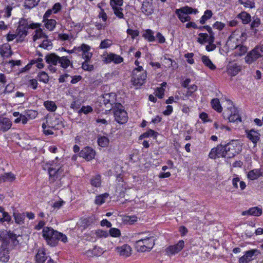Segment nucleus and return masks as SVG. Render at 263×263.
I'll return each instance as SVG.
<instances>
[{
  "label": "nucleus",
  "mask_w": 263,
  "mask_h": 263,
  "mask_svg": "<svg viewBox=\"0 0 263 263\" xmlns=\"http://www.w3.org/2000/svg\"><path fill=\"white\" fill-rule=\"evenodd\" d=\"M227 102L228 107L223 113V118L228 119L230 122H241V117L233 102L229 100H227Z\"/></svg>",
  "instance_id": "nucleus-1"
},
{
  "label": "nucleus",
  "mask_w": 263,
  "mask_h": 263,
  "mask_svg": "<svg viewBox=\"0 0 263 263\" xmlns=\"http://www.w3.org/2000/svg\"><path fill=\"white\" fill-rule=\"evenodd\" d=\"M18 236L10 231L6 230L0 231V240L2 242V247H6L10 242L13 246H17L19 241L17 240Z\"/></svg>",
  "instance_id": "nucleus-2"
},
{
  "label": "nucleus",
  "mask_w": 263,
  "mask_h": 263,
  "mask_svg": "<svg viewBox=\"0 0 263 263\" xmlns=\"http://www.w3.org/2000/svg\"><path fill=\"white\" fill-rule=\"evenodd\" d=\"M147 74L146 71L142 66H138L133 71L132 83L137 88L141 86L146 79Z\"/></svg>",
  "instance_id": "nucleus-3"
},
{
  "label": "nucleus",
  "mask_w": 263,
  "mask_h": 263,
  "mask_svg": "<svg viewBox=\"0 0 263 263\" xmlns=\"http://www.w3.org/2000/svg\"><path fill=\"white\" fill-rule=\"evenodd\" d=\"M155 245L154 237H146L136 242V248L138 252H144L151 251Z\"/></svg>",
  "instance_id": "nucleus-4"
},
{
  "label": "nucleus",
  "mask_w": 263,
  "mask_h": 263,
  "mask_svg": "<svg viewBox=\"0 0 263 263\" xmlns=\"http://www.w3.org/2000/svg\"><path fill=\"white\" fill-rule=\"evenodd\" d=\"M49 174V181L50 183H53L55 180L60 179L61 176L63 175V170L60 165H57L53 162L49 164L47 167Z\"/></svg>",
  "instance_id": "nucleus-5"
},
{
  "label": "nucleus",
  "mask_w": 263,
  "mask_h": 263,
  "mask_svg": "<svg viewBox=\"0 0 263 263\" xmlns=\"http://www.w3.org/2000/svg\"><path fill=\"white\" fill-rule=\"evenodd\" d=\"M115 120L120 124H123L127 121V112L124 107L120 104L117 103L112 107Z\"/></svg>",
  "instance_id": "nucleus-6"
},
{
  "label": "nucleus",
  "mask_w": 263,
  "mask_h": 263,
  "mask_svg": "<svg viewBox=\"0 0 263 263\" xmlns=\"http://www.w3.org/2000/svg\"><path fill=\"white\" fill-rule=\"evenodd\" d=\"M198 10L197 9H193L187 6L177 9L175 10V13L182 23L189 22L191 20V18L189 14L192 13L196 14Z\"/></svg>",
  "instance_id": "nucleus-7"
},
{
  "label": "nucleus",
  "mask_w": 263,
  "mask_h": 263,
  "mask_svg": "<svg viewBox=\"0 0 263 263\" xmlns=\"http://www.w3.org/2000/svg\"><path fill=\"white\" fill-rule=\"evenodd\" d=\"M262 56H263V45L257 46L249 52L245 58V61L247 64H251Z\"/></svg>",
  "instance_id": "nucleus-8"
},
{
  "label": "nucleus",
  "mask_w": 263,
  "mask_h": 263,
  "mask_svg": "<svg viewBox=\"0 0 263 263\" xmlns=\"http://www.w3.org/2000/svg\"><path fill=\"white\" fill-rule=\"evenodd\" d=\"M227 158H232L241 151V146L237 140H232L224 145Z\"/></svg>",
  "instance_id": "nucleus-9"
},
{
  "label": "nucleus",
  "mask_w": 263,
  "mask_h": 263,
  "mask_svg": "<svg viewBox=\"0 0 263 263\" xmlns=\"http://www.w3.org/2000/svg\"><path fill=\"white\" fill-rule=\"evenodd\" d=\"M209 156L210 158L213 159L220 157L227 158L224 145L220 144L217 145V147L212 148L209 153Z\"/></svg>",
  "instance_id": "nucleus-10"
},
{
  "label": "nucleus",
  "mask_w": 263,
  "mask_h": 263,
  "mask_svg": "<svg viewBox=\"0 0 263 263\" xmlns=\"http://www.w3.org/2000/svg\"><path fill=\"white\" fill-rule=\"evenodd\" d=\"M260 254V252L257 249H252L247 251L245 254L239 258V263H249L254 259L253 256Z\"/></svg>",
  "instance_id": "nucleus-11"
},
{
  "label": "nucleus",
  "mask_w": 263,
  "mask_h": 263,
  "mask_svg": "<svg viewBox=\"0 0 263 263\" xmlns=\"http://www.w3.org/2000/svg\"><path fill=\"white\" fill-rule=\"evenodd\" d=\"M184 247V242L183 240H179L177 243L172 245L166 248L165 251L168 255H175L180 252Z\"/></svg>",
  "instance_id": "nucleus-12"
},
{
  "label": "nucleus",
  "mask_w": 263,
  "mask_h": 263,
  "mask_svg": "<svg viewBox=\"0 0 263 263\" xmlns=\"http://www.w3.org/2000/svg\"><path fill=\"white\" fill-rule=\"evenodd\" d=\"M79 155L81 157L85 159L87 161H89L95 158L96 152L91 147H85L81 150Z\"/></svg>",
  "instance_id": "nucleus-13"
},
{
  "label": "nucleus",
  "mask_w": 263,
  "mask_h": 263,
  "mask_svg": "<svg viewBox=\"0 0 263 263\" xmlns=\"http://www.w3.org/2000/svg\"><path fill=\"white\" fill-rule=\"evenodd\" d=\"M67 238L65 235L58 232L57 231H54L52 233V237L51 241H49V245L51 246H54L57 243V241L61 240L64 242L67 241Z\"/></svg>",
  "instance_id": "nucleus-14"
},
{
  "label": "nucleus",
  "mask_w": 263,
  "mask_h": 263,
  "mask_svg": "<svg viewBox=\"0 0 263 263\" xmlns=\"http://www.w3.org/2000/svg\"><path fill=\"white\" fill-rule=\"evenodd\" d=\"M36 261L38 263H53L50 257L46 256L43 249H39L35 256Z\"/></svg>",
  "instance_id": "nucleus-15"
},
{
  "label": "nucleus",
  "mask_w": 263,
  "mask_h": 263,
  "mask_svg": "<svg viewBox=\"0 0 263 263\" xmlns=\"http://www.w3.org/2000/svg\"><path fill=\"white\" fill-rule=\"evenodd\" d=\"M18 26L25 27L28 29H35L40 28L41 24L39 23H34L28 18H21L18 22Z\"/></svg>",
  "instance_id": "nucleus-16"
},
{
  "label": "nucleus",
  "mask_w": 263,
  "mask_h": 263,
  "mask_svg": "<svg viewBox=\"0 0 263 263\" xmlns=\"http://www.w3.org/2000/svg\"><path fill=\"white\" fill-rule=\"evenodd\" d=\"M246 133L247 137L253 142L254 146H256L257 143L260 140V134L254 129L246 130Z\"/></svg>",
  "instance_id": "nucleus-17"
},
{
  "label": "nucleus",
  "mask_w": 263,
  "mask_h": 263,
  "mask_svg": "<svg viewBox=\"0 0 263 263\" xmlns=\"http://www.w3.org/2000/svg\"><path fill=\"white\" fill-rule=\"evenodd\" d=\"M123 59L120 55L115 53H110L107 54L103 58V61L106 63H109L111 62L116 64H119L123 62Z\"/></svg>",
  "instance_id": "nucleus-18"
},
{
  "label": "nucleus",
  "mask_w": 263,
  "mask_h": 263,
  "mask_svg": "<svg viewBox=\"0 0 263 263\" xmlns=\"http://www.w3.org/2000/svg\"><path fill=\"white\" fill-rule=\"evenodd\" d=\"M116 251L120 256L127 257L131 254L132 248L128 245H124L116 248Z\"/></svg>",
  "instance_id": "nucleus-19"
},
{
  "label": "nucleus",
  "mask_w": 263,
  "mask_h": 263,
  "mask_svg": "<svg viewBox=\"0 0 263 263\" xmlns=\"http://www.w3.org/2000/svg\"><path fill=\"white\" fill-rule=\"evenodd\" d=\"M46 62L50 64L49 68L51 70H53V72L55 71L54 68H52L51 65H57L59 60V57L56 55L55 53H50L47 55L45 57Z\"/></svg>",
  "instance_id": "nucleus-20"
},
{
  "label": "nucleus",
  "mask_w": 263,
  "mask_h": 263,
  "mask_svg": "<svg viewBox=\"0 0 263 263\" xmlns=\"http://www.w3.org/2000/svg\"><path fill=\"white\" fill-rule=\"evenodd\" d=\"M263 175L262 170L261 168L254 169L248 172L247 178L250 180H255Z\"/></svg>",
  "instance_id": "nucleus-21"
},
{
  "label": "nucleus",
  "mask_w": 263,
  "mask_h": 263,
  "mask_svg": "<svg viewBox=\"0 0 263 263\" xmlns=\"http://www.w3.org/2000/svg\"><path fill=\"white\" fill-rule=\"evenodd\" d=\"M262 214V210L257 207H252L250 209H249L248 210L243 211L242 213V215H252L254 216H259Z\"/></svg>",
  "instance_id": "nucleus-22"
},
{
  "label": "nucleus",
  "mask_w": 263,
  "mask_h": 263,
  "mask_svg": "<svg viewBox=\"0 0 263 263\" xmlns=\"http://www.w3.org/2000/svg\"><path fill=\"white\" fill-rule=\"evenodd\" d=\"M12 124L9 119L0 117V130L6 132L11 127Z\"/></svg>",
  "instance_id": "nucleus-23"
},
{
  "label": "nucleus",
  "mask_w": 263,
  "mask_h": 263,
  "mask_svg": "<svg viewBox=\"0 0 263 263\" xmlns=\"http://www.w3.org/2000/svg\"><path fill=\"white\" fill-rule=\"evenodd\" d=\"M15 179V175L12 172L5 173L2 175H0V183L4 182H12Z\"/></svg>",
  "instance_id": "nucleus-24"
},
{
  "label": "nucleus",
  "mask_w": 263,
  "mask_h": 263,
  "mask_svg": "<svg viewBox=\"0 0 263 263\" xmlns=\"http://www.w3.org/2000/svg\"><path fill=\"white\" fill-rule=\"evenodd\" d=\"M3 248L0 250V261L7 262L10 259L9 251L5 247Z\"/></svg>",
  "instance_id": "nucleus-25"
},
{
  "label": "nucleus",
  "mask_w": 263,
  "mask_h": 263,
  "mask_svg": "<svg viewBox=\"0 0 263 263\" xmlns=\"http://www.w3.org/2000/svg\"><path fill=\"white\" fill-rule=\"evenodd\" d=\"M54 231L52 228L50 227H45L43 230V236L48 244L49 241H51Z\"/></svg>",
  "instance_id": "nucleus-26"
},
{
  "label": "nucleus",
  "mask_w": 263,
  "mask_h": 263,
  "mask_svg": "<svg viewBox=\"0 0 263 263\" xmlns=\"http://www.w3.org/2000/svg\"><path fill=\"white\" fill-rule=\"evenodd\" d=\"M47 123L49 127L58 129L63 126L62 122L59 119L54 118L47 121Z\"/></svg>",
  "instance_id": "nucleus-27"
},
{
  "label": "nucleus",
  "mask_w": 263,
  "mask_h": 263,
  "mask_svg": "<svg viewBox=\"0 0 263 263\" xmlns=\"http://www.w3.org/2000/svg\"><path fill=\"white\" fill-rule=\"evenodd\" d=\"M90 47L85 44H83L82 50V58L84 60H91L92 53L90 52Z\"/></svg>",
  "instance_id": "nucleus-28"
},
{
  "label": "nucleus",
  "mask_w": 263,
  "mask_h": 263,
  "mask_svg": "<svg viewBox=\"0 0 263 263\" xmlns=\"http://www.w3.org/2000/svg\"><path fill=\"white\" fill-rule=\"evenodd\" d=\"M28 29L25 27L18 26L16 29L17 35L21 41H23L28 34Z\"/></svg>",
  "instance_id": "nucleus-29"
},
{
  "label": "nucleus",
  "mask_w": 263,
  "mask_h": 263,
  "mask_svg": "<svg viewBox=\"0 0 263 263\" xmlns=\"http://www.w3.org/2000/svg\"><path fill=\"white\" fill-rule=\"evenodd\" d=\"M13 216L16 223L22 224L24 223L25 215L24 213H20L17 212H14Z\"/></svg>",
  "instance_id": "nucleus-30"
},
{
  "label": "nucleus",
  "mask_w": 263,
  "mask_h": 263,
  "mask_svg": "<svg viewBox=\"0 0 263 263\" xmlns=\"http://www.w3.org/2000/svg\"><path fill=\"white\" fill-rule=\"evenodd\" d=\"M238 17L241 20L243 24H247L251 21L250 14L246 12H241L238 14Z\"/></svg>",
  "instance_id": "nucleus-31"
},
{
  "label": "nucleus",
  "mask_w": 263,
  "mask_h": 263,
  "mask_svg": "<svg viewBox=\"0 0 263 263\" xmlns=\"http://www.w3.org/2000/svg\"><path fill=\"white\" fill-rule=\"evenodd\" d=\"M154 34V33L152 30L147 29L144 32L143 37L148 42H154L155 40Z\"/></svg>",
  "instance_id": "nucleus-32"
},
{
  "label": "nucleus",
  "mask_w": 263,
  "mask_h": 263,
  "mask_svg": "<svg viewBox=\"0 0 263 263\" xmlns=\"http://www.w3.org/2000/svg\"><path fill=\"white\" fill-rule=\"evenodd\" d=\"M60 64V66L63 68H67L70 64V61L67 56L59 57L58 62Z\"/></svg>",
  "instance_id": "nucleus-33"
},
{
  "label": "nucleus",
  "mask_w": 263,
  "mask_h": 263,
  "mask_svg": "<svg viewBox=\"0 0 263 263\" xmlns=\"http://www.w3.org/2000/svg\"><path fill=\"white\" fill-rule=\"evenodd\" d=\"M36 29H37L35 31V34L33 36V41H36L37 40L40 39H47V36L43 33L41 29L39 28Z\"/></svg>",
  "instance_id": "nucleus-34"
},
{
  "label": "nucleus",
  "mask_w": 263,
  "mask_h": 263,
  "mask_svg": "<svg viewBox=\"0 0 263 263\" xmlns=\"http://www.w3.org/2000/svg\"><path fill=\"white\" fill-rule=\"evenodd\" d=\"M44 106L50 111L53 112L56 110L57 106L53 101H46L44 102Z\"/></svg>",
  "instance_id": "nucleus-35"
},
{
  "label": "nucleus",
  "mask_w": 263,
  "mask_h": 263,
  "mask_svg": "<svg viewBox=\"0 0 263 263\" xmlns=\"http://www.w3.org/2000/svg\"><path fill=\"white\" fill-rule=\"evenodd\" d=\"M211 104L212 107L217 111L220 112L222 111V107L220 104L218 99H213L211 100Z\"/></svg>",
  "instance_id": "nucleus-36"
},
{
  "label": "nucleus",
  "mask_w": 263,
  "mask_h": 263,
  "mask_svg": "<svg viewBox=\"0 0 263 263\" xmlns=\"http://www.w3.org/2000/svg\"><path fill=\"white\" fill-rule=\"evenodd\" d=\"M235 54L237 56L241 57L244 55L247 51L248 48L246 46L239 45L236 46Z\"/></svg>",
  "instance_id": "nucleus-37"
},
{
  "label": "nucleus",
  "mask_w": 263,
  "mask_h": 263,
  "mask_svg": "<svg viewBox=\"0 0 263 263\" xmlns=\"http://www.w3.org/2000/svg\"><path fill=\"white\" fill-rule=\"evenodd\" d=\"M109 140L108 138L105 136H100L98 137V143L99 146L105 147H107L109 144Z\"/></svg>",
  "instance_id": "nucleus-38"
},
{
  "label": "nucleus",
  "mask_w": 263,
  "mask_h": 263,
  "mask_svg": "<svg viewBox=\"0 0 263 263\" xmlns=\"http://www.w3.org/2000/svg\"><path fill=\"white\" fill-rule=\"evenodd\" d=\"M202 61L204 64L211 70L216 69L215 66L213 64L211 60L206 56L203 55L202 57Z\"/></svg>",
  "instance_id": "nucleus-39"
},
{
  "label": "nucleus",
  "mask_w": 263,
  "mask_h": 263,
  "mask_svg": "<svg viewBox=\"0 0 263 263\" xmlns=\"http://www.w3.org/2000/svg\"><path fill=\"white\" fill-rule=\"evenodd\" d=\"M213 15V13L210 10H206L205 11L203 15L201 17L200 20V23L201 24H204L206 21L209 20Z\"/></svg>",
  "instance_id": "nucleus-40"
},
{
  "label": "nucleus",
  "mask_w": 263,
  "mask_h": 263,
  "mask_svg": "<svg viewBox=\"0 0 263 263\" xmlns=\"http://www.w3.org/2000/svg\"><path fill=\"white\" fill-rule=\"evenodd\" d=\"M240 67L236 64H234L230 66L228 69L229 72L232 76H236L240 71Z\"/></svg>",
  "instance_id": "nucleus-41"
},
{
  "label": "nucleus",
  "mask_w": 263,
  "mask_h": 263,
  "mask_svg": "<svg viewBox=\"0 0 263 263\" xmlns=\"http://www.w3.org/2000/svg\"><path fill=\"white\" fill-rule=\"evenodd\" d=\"M215 41V37L213 35L212 36H209V44L206 46V50L208 51H212L215 49L216 46L214 44Z\"/></svg>",
  "instance_id": "nucleus-42"
},
{
  "label": "nucleus",
  "mask_w": 263,
  "mask_h": 263,
  "mask_svg": "<svg viewBox=\"0 0 263 263\" xmlns=\"http://www.w3.org/2000/svg\"><path fill=\"white\" fill-rule=\"evenodd\" d=\"M44 22L45 23V27L50 31H52L54 29L57 23L55 20L53 19H47L44 21Z\"/></svg>",
  "instance_id": "nucleus-43"
},
{
  "label": "nucleus",
  "mask_w": 263,
  "mask_h": 263,
  "mask_svg": "<svg viewBox=\"0 0 263 263\" xmlns=\"http://www.w3.org/2000/svg\"><path fill=\"white\" fill-rule=\"evenodd\" d=\"M10 47L8 45H4L0 47V54L3 57H8L10 55Z\"/></svg>",
  "instance_id": "nucleus-44"
},
{
  "label": "nucleus",
  "mask_w": 263,
  "mask_h": 263,
  "mask_svg": "<svg viewBox=\"0 0 263 263\" xmlns=\"http://www.w3.org/2000/svg\"><path fill=\"white\" fill-rule=\"evenodd\" d=\"M91 60H85V61L82 63V68L85 71H91L93 70V66L90 64Z\"/></svg>",
  "instance_id": "nucleus-45"
},
{
  "label": "nucleus",
  "mask_w": 263,
  "mask_h": 263,
  "mask_svg": "<svg viewBox=\"0 0 263 263\" xmlns=\"http://www.w3.org/2000/svg\"><path fill=\"white\" fill-rule=\"evenodd\" d=\"M251 21V29L256 31V28L258 27L261 24L260 20L257 16H253Z\"/></svg>",
  "instance_id": "nucleus-46"
},
{
  "label": "nucleus",
  "mask_w": 263,
  "mask_h": 263,
  "mask_svg": "<svg viewBox=\"0 0 263 263\" xmlns=\"http://www.w3.org/2000/svg\"><path fill=\"white\" fill-rule=\"evenodd\" d=\"M40 0H25L24 7L27 9H31L36 6Z\"/></svg>",
  "instance_id": "nucleus-47"
},
{
  "label": "nucleus",
  "mask_w": 263,
  "mask_h": 263,
  "mask_svg": "<svg viewBox=\"0 0 263 263\" xmlns=\"http://www.w3.org/2000/svg\"><path fill=\"white\" fill-rule=\"evenodd\" d=\"M38 78L40 82H43L44 83H48L49 80L48 74L44 71L39 73Z\"/></svg>",
  "instance_id": "nucleus-48"
},
{
  "label": "nucleus",
  "mask_w": 263,
  "mask_h": 263,
  "mask_svg": "<svg viewBox=\"0 0 263 263\" xmlns=\"http://www.w3.org/2000/svg\"><path fill=\"white\" fill-rule=\"evenodd\" d=\"M123 221L129 224H133L137 220L136 216H125L123 218Z\"/></svg>",
  "instance_id": "nucleus-49"
},
{
  "label": "nucleus",
  "mask_w": 263,
  "mask_h": 263,
  "mask_svg": "<svg viewBox=\"0 0 263 263\" xmlns=\"http://www.w3.org/2000/svg\"><path fill=\"white\" fill-rule=\"evenodd\" d=\"M142 10L151 13L152 11V2L149 1L144 2L142 6Z\"/></svg>",
  "instance_id": "nucleus-50"
},
{
  "label": "nucleus",
  "mask_w": 263,
  "mask_h": 263,
  "mask_svg": "<svg viewBox=\"0 0 263 263\" xmlns=\"http://www.w3.org/2000/svg\"><path fill=\"white\" fill-rule=\"evenodd\" d=\"M199 37L198 38L197 41L202 44L204 43H209V36L206 33H200L199 34Z\"/></svg>",
  "instance_id": "nucleus-51"
},
{
  "label": "nucleus",
  "mask_w": 263,
  "mask_h": 263,
  "mask_svg": "<svg viewBox=\"0 0 263 263\" xmlns=\"http://www.w3.org/2000/svg\"><path fill=\"white\" fill-rule=\"evenodd\" d=\"M112 9L114 11V14L117 17L120 19L124 18V14L122 12L123 9L122 8L120 7H113Z\"/></svg>",
  "instance_id": "nucleus-52"
},
{
  "label": "nucleus",
  "mask_w": 263,
  "mask_h": 263,
  "mask_svg": "<svg viewBox=\"0 0 263 263\" xmlns=\"http://www.w3.org/2000/svg\"><path fill=\"white\" fill-rule=\"evenodd\" d=\"M108 196V194H104L96 197L95 203L97 204H102L105 202V199Z\"/></svg>",
  "instance_id": "nucleus-53"
},
{
  "label": "nucleus",
  "mask_w": 263,
  "mask_h": 263,
  "mask_svg": "<svg viewBox=\"0 0 263 263\" xmlns=\"http://www.w3.org/2000/svg\"><path fill=\"white\" fill-rule=\"evenodd\" d=\"M90 252L94 256H100L102 254L103 251L100 247L95 246L91 251H88L87 253L89 254Z\"/></svg>",
  "instance_id": "nucleus-54"
},
{
  "label": "nucleus",
  "mask_w": 263,
  "mask_h": 263,
  "mask_svg": "<svg viewBox=\"0 0 263 263\" xmlns=\"http://www.w3.org/2000/svg\"><path fill=\"white\" fill-rule=\"evenodd\" d=\"M112 44V42L111 40L108 39L104 40L103 41H102L100 46L99 48L101 49H105L109 47Z\"/></svg>",
  "instance_id": "nucleus-55"
},
{
  "label": "nucleus",
  "mask_w": 263,
  "mask_h": 263,
  "mask_svg": "<svg viewBox=\"0 0 263 263\" xmlns=\"http://www.w3.org/2000/svg\"><path fill=\"white\" fill-rule=\"evenodd\" d=\"M37 112L34 110H28L26 111V115H25L27 119H33L36 117L37 116Z\"/></svg>",
  "instance_id": "nucleus-56"
},
{
  "label": "nucleus",
  "mask_w": 263,
  "mask_h": 263,
  "mask_svg": "<svg viewBox=\"0 0 263 263\" xmlns=\"http://www.w3.org/2000/svg\"><path fill=\"white\" fill-rule=\"evenodd\" d=\"M157 136V133L154 130L149 129L146 132L143 133L141 136V138H147L149 137H153L156 138Z\"/></svg>",
  "instance_id": "nucleus-57"
},
{
  "label": "nucleus",
  "mask_w": 263,
  "mask_h": 263,
  "mask_svg": "<svg viewBox=\"0 0 263 263\" xmlns=\"http://www.w3.org/2000/svg\"><path fill=\"white\" fill-rule=\"evenodd\" d=\"M93 111L92 108L90 106H83L79 110V114L81 112L84 113L85 115H87L89 113Z\"/></svg>",
  "instance_id": "nucleus-58"
},
{
  "label": "nucleus",
  "mask_w": 263,
  "mask_h": 263,
  "mask_svg": "<svg viewBox=\"0 0 263 263\" xmlns=\"http://www.w3.org/2000/svg\"><path fill=\"white\" fill-rule=\"evenodd\" d=\"M91 184L92 186L98 187L101 184V177L97 175L91 180Z\"/></svg>",
  "instance_id": "nucleus-59"
},
{
  "label": "nucleus",
  "mask_w": 263,
  "mask_h": 263,
  "mask_svg": "<svg viewBox=\"0 0 263 263\" xmlns=\"http://www.w3.org/2000/svg\"><path fill=\"white\" fill-rule=\"evenodd\" d=\"M239 2L243 5L245 7L252 8L255 7V4L253 2L246 0H239Z\"/></svg>",
  "instance_id": "nucleus-60"
},
{
  "label": "nucleus",
  "mask_w": 263,
  "mask_h": 263,
  "mask_svg": "<svg viewBox=\"0 0 263 263\" xmlns=\"http://www.w3.org/2000/svg\"><path fill=\"white\" fill-rule=\"evenodd\" d=\"M27 121L28 119L27 117L25 115H23L22 114H21L20 116L14 120V122L15 123H18L20 122H22V123L24 124L27 123Z\"/></svg>",
  "instance_id": "nucleus-61"
},
{
  "label": "nucleus",
  "mask_w": 263,
  "mask_h": 263,
  "mask_svg": "<svg viewBox=\"0 0 263 263\" xmlns=\"http://www.w3.org/2000/svg\"><path fill=\"white\" fill-rule=\"evenodd\" d=\"M123 0H110V5L111 8L121 7L123 5Z\"/></svg>",
  "instance_id": "nucleus-62"
},
{
  "label": "nucleus",
  "mask_w": 263,
  "mask_h": 263,
  "mask_svg": "<svg viewBox=\"0 0 263 263\" xmlns=\"http://www.w3.org/2000/svg\"><path fill=\"white\" fill-rule=\"evenodd\" d=\"M110 235L115 237H119L121 235L120 231L117 228H111L109 230Z\"/></svg>",
  "instance_id": "nucleus-63"
},
{
  "label": "nucleus",
  "mask_w": 263,
  "mask_h": 263,
  "mask_svg": "<svg viewBox=\"0 0 263 263\" xmlns=\"http://www.w3.org/2000/svg\"><path fill=\"white\" fill-rule=\"evenodd\" d=\"M11 220V217L9 213L8 212H4L3 217L0 219V221L3 223L5 221L10 222Z\"/></svg>",
  "instance_id": "nucleus-64"
}]
</instances>
